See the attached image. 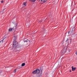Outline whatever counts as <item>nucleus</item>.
Masks as SVG:
<instances>
[{"label":"nucleus","instance_id":"nucleus-21","mask_svg":"<svg viewBox=\"0 0 77 77\" xmlns=\"http://www.w3.org/2000/svg\"><path fill=\"white\" fill-rule=\"evenodd\" d=\"M39 23H41V21H40L39 22Z\"/></svg>","mask_w":77,"mask_h":77},{"label":"nucleus","instance_id":"nucleus-7","mask_svg":"<svg viewBox=\"0 0 77 77\" xmlns=\"http://www.w3.org/2000/svg\"><path fill=\"white\" fill-rule=\"evenodd\" d=\"M32 73H33V74H37L36 73V70H34L33 71V72H32Z\"/></svg>","mask_w":77,"mask_h":77},{"label":"nucleus","instance_id":"nucleus-3","mask_svg":"<svg viewBox=\"0 0 77 77\" xmlns=\"http://www.w3.org/2000/svg\"><path fill=\"white\" fill-rule=\"evenodd\" d=\"M36 74H39L40 72V70L39 69H36Z\"/></svg>","mask_w":77,"mask_h":77},{"label":"nucleus","instance_id":"nucleus-13","mask_svg":"<svg viewBox=\"0 0 77 77\" xmlns=\"http://www.w3.org/2000/svg\"><path fill=\"white\" fill-rule=\"evenodd\" d=\"M65 48H66V49L63 51H64V52L66 51V47Z\"/></svg>","mask_w":77,"mask_h":77},{"label":"nucleus","instance_id":"nucleus-12","mask_svg":"<svg viewBox=\"0 0 77 77\" xmlns=\"http://www.w3.org/2000/svg\"><path fill=\"white\" fill-rule=\"evenodd\" d=\"M17 72V70L15 69L14 70V72L15 73V72Z\"/></svg>","mask_w":77,"mask_h":77},{"label":"nucleus","instance_id":"nucleus-16","mask_svg":"<svg viewBox=\"0 0 77 77\" xmlns=\"http://www.w3.org/2000/svg\"><path fill=\"white\" fill-rule=\"evenodd\" d=\"M69 40L70 41V42H71V40L70 39H69Z\"/></svg>","mask_w":77,"mask_h":77},{"label":"nucleus","instance_id":"nucleus-15","mask_svg":"<svg viewBox=\"0 0 77 77\" xmlns=\"http://www.w3.org/2000/svg\"><path fill=\"white\" fill-rule=\"evenodd\" d=\"M3 11H1L0 13H3Z\"/></svg>","mask_w":77,"mask_h":77},{"label":"nucleus","instance_id":"nucleus-20","mask_svg":"<svg viewBox=\"0 0 77 77\" xmlns=\"http://www.w3.org/2000/svg\"><path fill=\"white\" fill-rule=\"evenodd\" d=\"M70 72H71V70H70Z\"/></svg>","mask_w":77,"mask_h":77},{"label":"nucleus","instance_id":"nucleus-10","mask_svg":"<svg viewBox=\"0 0 77 77\" xmlns=\"http://www.w3.org/2000/svg\"><path fill=\"white\" fill-rule=\"evenodd\" d=\"M23 5L24 6H26V2H23Z\"/></svg>","mask_w":77,"mask_h":77},{"label":"nucleus","instance_id":"nucleus-6","mask_svg":"<svg viewBox=\"0 0 77 77\" xmlns=\"http://www.w3.org/2000/svg\"><path fill=\"white\" fill-rule=\"evenodd\" d=\"M47 1V0H41V2H42L43 3H45V2H46Z\"/></svg>","mask_w":77,"mask_h":77},{"label":"nucleus","instance_id":"nucleus-2","mask_svg":"<svg viewBox=\"0 0 77 77\" xmlns=\"http://www.w3.org/2000/svg\"><path fill=\"white\" fill-rule=\"evenodd\" d=\"M71 28L72 29V32H74L75 31V26L72 27H71Z\"/></svg>","mask_w":77,"mask_h":77},{"label":"nucleus","instance_id":"nucleus-19","mask_svg":"<svg viewBox=\"0 0 77 77\" xmlns=\"http://www.w3.org/2000/svg\"><path fill=\"white\" fill-rule=\"evenodd\" d=\"M67 41H68V39H67L66 40V42H67Z\"/></svg>","mask_w":77,"mask_h":77},{"label":"nucleus","instance_id":"nucleus-8","mask_svg":"<svg viewBox=\"0 0 77 77\" xmlns=\"http://www.w3.org/2000/svg\"><path fill=\"white\" fill-rule=\"evenodd\" d=\"M29 1H30V2H35L36 1V0H29Z\"/></svg>","mask_w":77,"mask_h":77},{"label":"nucleus","instance_id":"nucleus-18","mask_svg":"<svg viewBox=\"0 0 77 77\" xmlns=\"http://www.w3.org/2000/svg\"><path fill=\"white\" fill-rule=\"evenodd\" d=\"M70 32V31H69L68 32V33L69 34V33Z\"/></svg>","mask_w":77,"mask_h":77},{"label":"nucleus","instance_id":"nucleus-22","mask_svg":"<svg viewBox=\"0 0 77 77\" xmlns=\"http://www.w3.org/2000/svg\"><path fill=\"white\" fill-rule=\"evenodd\" d=\"M14 38L15 39H16V37H14Z\"/></svg>","mask_w":77,"mask_h":77},{"label":"nucleus","instance_id":"nucleus-17","mask_svg":"<svg viewBox=\"0 0 77 77\" xmlns=\"http://www.w3.org/2000/svg\"><path fill=\"white\" fill-rule=\"evenodd\" d=\"M12 30H14V28H12Z\"/></svg>","mask_w":77,"mask_h":77},{"label":"nucleus","instance_id":"nucleus-24","mask_svg":"<svg viewBox=\"0 0 77 77\" xmlns=\"http://www.w3.org/2000/svg\"><path fill=\"white\" fill-rule=\"evenodd\" d=\"M25 39H26V38H25Z\"/></svg>","mask_w":77,"mask_h":77},{"label":"nucleus","instance_id":"nucleus-4","mask_svg":"<svg viewBox=\"0 0 77 77\" xmlns=\"http://www.w3.org/2000/svg\"><path fill=\"white\" fill-rule=\"evenodd\" d=\"M5 38H4L2 40H1L0 42V43H3V42H5V41H5Z\"/></svg>","mask_w":77,"mask_h":77},{"label":"nucleus","instance_id":"nucleus-23","mask_svg":"<svg viewBox=\"0 0 77 77\" xmlns=\"http://www.w3.org/2000/svg\"><path fill=\"white\" fill-rule=\"evenodd\" d=\"M26 41H27V40H26V41H25V42H26Z\"/></svg>","mask_w":77,"mask_h":77},{"label":"nucleus","instance_id":"nucleus-1","mask_svg":"<svg viewBox=\"0 0 77 77\" xmlns=\"http://www.w3.org/2000/svg\"><path fill=\"white\" fill-rule=\"evenodd\" d=\"M13 48H16L18 45V43L17 42H14L13 43Z\"/></svg>","mask_w":77,"mask_h":77},{"label":"nucleus","instance_id":"nucleus-9","mask_svg":"<svg viewBox=\"0 0 77 77\" xmlns=\"http://www.w3.org/2000/svg\"><path fill=\"white\" fill-rule=\"evenodd\" d=\"M25 65H26L25 63H23L22 64L21 66H25Z\"/></svg>","mask_w":77,"mask_h":77},{"label":"nucleus","instance_id":"nucleus-14","mask_svg":"<svg viewBox=\"0 0 77 77\" xmlns=\"http://www.w3.org/2000/svg\"><path fill=\"white\" fill-rule=\"evenodd\" d=\"M3 2H4V1H1V3H3Z\"/></svg>","mask_w":77,"mask_h":77},{"label":"nucleus","instance_id":"nucleus-5","mask_svg":"<svg viewBox=\"0 0 77 77\" xmlns=\"http://www.w3.org/2000/svg\"><path fill=\"white\" fill-rule=\"evenodd\" d=\"M72 71H75L76 69V68L74 67L73 66L72 67Z\"/></svg>","mask_w":77,"mask_h":77},{"label":"nucleus","instance_id":"nucleus-11","mask_svg":"<svg viewBox=\"0 0 77 77\" xmlns=\"http://www.w3.org/2000/svg\"><path fill=\"white\" fill-rule=\"evenodd\" d=\"M12 29H9V31L10 32H11V31H12Z\"/></svg>","mask_w":77,"mask_h":77}]
</instances>
